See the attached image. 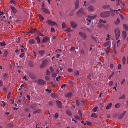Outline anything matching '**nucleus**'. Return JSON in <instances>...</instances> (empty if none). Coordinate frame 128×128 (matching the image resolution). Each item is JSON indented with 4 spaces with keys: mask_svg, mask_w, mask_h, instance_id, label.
<instances>
[{
    "mask_svg": "<svg viewBox=\"0 0 128 128\" xmlns=\"http://www.w3.org/2000/svg\"><path fill=\"white\" fill-rule=\"evenodd\" d=\"M84 8H80L77 12L76 14L78 16L80 17L82 16L84 14Z\"/></svg>",
    "mask_w": 128,
    "mask_h": 128,
    "instance_id": "f257e3e1",
    "label": "nucleus"
},
{
    "mask_svg": "<svg viewBox=\"0 0 128 128\" xmlns=\"http://www.w3.org/2000/svg\"><path fill=\"white\" fill-rule=\"evenodd\" d=\"M110 15V12L109 11H106L102 12L100 14L101 16L104 18H106L109 16Z\"/></svg>",
    "mask_w": 128,
    "mask_h": 128,
    "instance_id": "f03ea898",
    "label": "nucleus"
},
{
    "mask_svg": "<svg viewBox=\"0 0 128 128\" xmlns=\"http://www.w3.org/2000/svg\"><path fill=\"white\" fill-rule=\"evenodd\" d=\"M46 23H47L48 24L51 26L54 25L57 26V24L56 22L52 21L50 20V19L48 20Z\"/></svg>",
    "mask_w": 128,
    "mask_h": 128,
    "instance_id": "7ed1b4c3",
    "label": "nucleus"
},
{
    "mask_svg": "<svg viewBox=\"0 0 128 128\" xmlns=\"http://www.w3.org/2000/svg\"><path fill=\"white\" fill-rule=\"evenodd\" d=\"M114 31L116 35V39L117 40L120 36V31L118 28H116L115 30Z\"/></svg>",
    "mask_w": 128,
    "mask_h": 128,
    "instance_id": "20e7f679",
    "label": "nucleus"
},
{
    "mask_svg": "<svg viewBox=\"0 0 128 128\" xmlns=\"http://www.w3.org/2000/svg\"><path fill=\"white\" fill-rule=\"evenodd\" d=\"M48 61L46 60L44 61L40 66V68H43L45 67L48 64Z\"/></svg>",
    "mask_w": 128,
    "mask_h": 128,
    "instance_id": "39448f33",
    "label": "nucleus"
},
{
    "mask_svg": "<svg viewBox=\"0 0 128 128\" xmlns=\"http://www.w3.org/2000/svg\"><path fill=\"white\" fill-rule=\"evenodd\" d=\"M56 105L58 108H62V102L58 100H56Z\"/></svg>",
    "mask_w": 128,
    "mask_h": 128,
    "instance_id": "423d86ee",
    "label": "nucleus"
},
{
    "mask_svg": "<svg viewBox=\"0 0 128 128\" xmlns=\"http://www.w3.org/2000/svg\"><path fill=\"white\" fill-rule=\"evenodd\" d=\"M70 24L74 28H76L77 26L76 23L73 21H70Z\"/></svg>",
    "mask_w": 128,
    "mask_h": 128,
    "instance_id": "0eeeda50",
    "label": "nucleus"
},
{
    "mask_svg": "<svg viewBox=\"0 0 128 128\" xmlns=\"http://www.w3.org/2000/svg\"><path fill=\"white\" fill-rule=\"evenodd\" d=\"M38 82L39 84L41 85L44 84L46 83V82L44 81L41 79L38 80Z\"/></svg>",
    "mask_w": 128,
    "mask_h": 128,
    "instance_id": "6e6552de",
    "label": "nucleus"
},
{
    "mask_svg": "<svg viewBox=\"0 0 128 128\" xmlns=\"http://www.w3.org/2000/svg\"><path fill=\"white\" fill-rule=\"evenodd\" d=\"M50 40V38L49 37L47 36H46L43 38L42 42V43L46 42Z\"/></svg>",
    "mask_w": 128,
    "mask_h": 128,
    "instance_id": "1a4fd4ad",
    "label": "nucleus"
},
{
    "mask_svg": "<svg viewBox=\"0 0 128 128\" xmlns=\"http://www.w3.org/2000/svg\"><path fill=\"white\" fill-rule=\"evenodd\" d=\"M42 11L46 14H49L50 13V11L46 8H42Z\"/></svg>",
    "mask_w": 128,
    "mask_h": 128,
    "instance_id": "9d476101",
    "label": "nucleus"
},
{
    "mask_svg": "<svg viewBox=\"0 0 128 128\" xmlns=\"http://www.w3.org/2000/svg\"><path fill=\"white\" fill-rule=\"evenodd\" d=\"M74 5V9H77L78 8L79 6V1L78 0H76L75 2Z\"/></svg>",
    "mask_w": 128,
    "mask_h": 128,
    "instance_id": "9b49d317",
    "label": "nucleus"
},
{
    "mask_svg": "<svg viewBox=\"0 0 128 128\" xmlns=\"http://www.w3.org/2000/svg\"><path fill=\"white\" fill-rule=\"evenodd\" d=\"M79 34L84 39H86V35L85 34L82 32H80Z\"/></svg>",
    "mask_w": 128,
    "mask_h": 128,
    "instance_id": "f8f14e48",
    "label": "nucleus"
},
{
    "mask_svg": "<svg viewBox=\"0 0 128 128\" xmlns=\"http://www.w3.org/2000/svg\"><path fill=\"white\" fill-rule=\"evenodd\" d=\"M126 112V111H124V112L122 114L119 115L118 116V118L119 119H121L124 116V115L125 114Z\"/></svg>",
    "mask_w": 128,
    "mask_h": 128,
    "instance_id": "ddd939ff",
    "label": "nucleus"
},
{
    "mask_svg": "<svg viewBox=\"0 0 128 128\" xmlns=\"http://www.w3.org/2000/svg\"><path fill=\"white\" fill-rule=\"evenodd\" d=\"M88 11L92 12L94 10V8L93 6H90L88 8Z\"/></svg>",
    "mask_w": 128,
    "mask_h": 128,
    "instance_id": "4468645a",
    "label": "nucleus"
},
{
    "mask_svg": "<svg viewBox=\"0 0 128 128\" xmlns=\"http://www.w3.org/2000/svg\"><path fill=\"white\" fill-rule=\"evenodd\" d=\"M10 8L12 10V11L14 14H16L17 12V10L14 7L12 6H11Z\"/></svg>",
    "mask_w": 128,
    "mask_h": 128,
    "instance_id": "2eb2a0df",
    "label": "nucleus"
},
{
    "mask_svg": "<svg viewBox=\"0 0 128 128\" xmlns=\"http://www.w3.org/2000/svg\"><path fill=\"white\" fill-rule=\"evenodd\" d=\"M122 35L124 39L126 36V33L125 31H123L122 32Z\"/></svg>",
    "mask_w": 128,
    "mask_h": 128,
    "instance_id": "dca6fc26",
    "label": "nucleus"
},
{
    "mask_svg": "<svg viewBox=\"0 0 128 128\" xmlns=\"http://www.w3.org/2000/svg\"><path fill=\"white\" fill-rule=\"evenodd\" d=\"M72 95V94L71 92H69L65 95V96L67 98L71 97Z\"/></svg>",
    "mask_w": 128,
    "mask_h": 128,
    "instance_id": "f3484780",
    "label": "nucleus"
},
{
    "mask_svg": "<svg viewBox=\"0 0 128 128\" xmlns=\"http://www.w3.org/2000/svg\"><path fill=\"white\" fill-rule=\"evenodd\" d=\"M41 111V110L40 109L36 110L33 113L34 114H36V113H40V112Z\"/></svg>",
    "mask_w": 128,
    "mask_h": 128,
    "instance_id": "a211bd4d",
    "label": "nucleus"
},
{
    "mask_svg": "<svg viewBox=\"0 0 128 128\" xmlns=\"http://www.w3.org/2000/svg\"><path fill=\"white\" fill-rule=\"evenodd\" d=\"M110 46H108V47L107 48L106 50H105L107 54H108L109 53V51L110 48Z\"/></svg>",
    "mask_w": 128,
    "mask_h": 128,
    "instance_id": "6ab92c4d",
    "label": "nucleus"
},
{
    "mask_svg": "<svg viewBox=\"0 0 128 128\" xmlns=\"http://www.w3.org/2000/svg\"><path fill=\"white\" fill-rule=\"evenodd\" d=\"M123 27L126 30H128V26L126 24H124L123 25Z\"/></svg>",
    "mask_w": 128,
    "mask_h": 128,
    "instance_id": "aec40b11",
    "label": "nucleus"
},
{
    "mask_svg": "<svg viewBox=\"0 0 128 128\" xmlns=\"http://www.w3.org/2000/svg\"><path fill=\"white\" fill-rule=\"evenodd\" d=\"M98 116L95 113H93L92 114L91 117H94L96 118L98 117Z\"/></svg>",
    "mask_w": 128,
    "mask_h": 128,
    "instance_id": "412c9836",
    "label": "nucleus"
},
{
    "mask_svg": "<svg viewBox=\"0 0 128 128\" xmlns=\"http://www.w3.org/2000/svg\"><path fill=\"white\" fill-rule=\"evenodd\" d=\"M67 114L69 115L70 116H72V113L69 110H67L66 111Z\"/></svg>",
    "mask_w": 128,
    "mask_h": 128,
    "instance_id": "4be33fe9",
    "label": "nucleus"
},
{
    "mask_svg": "<svg viewBox=\"0 0 128 128\" xmlns=\"http://www.w3.org/2000/svg\"><path fill=\"white\" fill-rule=\"evenodd\" d=\"M44 52L45 51L44 50H41L38 51L39 54L40 56H42Z\"/></svg>",
    "mask_w": 128,
    "mask_h": 128,
    "instance_id": "5701e85b",
    "label": "nucleus"
},
{
    "mask_svg": "<svg viewBox=\"0 0 128 128\" xmlns=\"http://www.w3.org/2000/svg\"><path fill=\"white\" fill-rule=\"evenodd\" d=\"M35 41L34 39H31L29 41V43L30 44H33L34 43Z\"/></svg>",
    "mask_w": 128,
    "mask_h": 128,
    "instance_id": "b1692460",
    "label": "nucleus"
},
{
    "mask_svg": "<svg viewBox=\"0 0 128 128\" xmlns=\"http://www.w3.org/2000/svg\"><path fill=\"white\" fill-rule=\"evenodd\" d=\"M110 6L108 4L104 5L103 6L102 8L104 9H107L109 8Z\"/></svg>",
    "mask_w": 128,
    "mask_h": 128,
    "instance_id": "393cba45",
    "label": "nucleus"
},
{
    "mask_svg": "<svg viewBox=\"0 0 128 128\" xmlns=\"http://www.w3.org/2000/svg\"><path fill=\"white\" fill-rule=\"evenodd\" d=\"M110 43L109 42H108L104 44V46L105 47L108 46H110Z\"/></svg>",
    "mask_w": 128,
    "mask_h": 128,
    "instance_id": "a878e982",
    "label": "nucleus"
},
{
    "mask_svg": "<svg viewBox=\"0 0 128 128\" xmlns=\"http://www.w3.org/2000/svg\"><path fill=\"white\" fill-rule=\"evenodd\" d=\"M75 11V10H72L70 13L69 14V16H72L74 15V12Z\"/></svg>",
    "mask_w": 128,
    "mask_h": 128,
    "instance_id": "bb28decb",
    "label": "nucleus"
},
{
    "mask_svg": "<svg viewBox=\"0 0 128 128\" xmlns=\"http://www.w3.org/2000/svg\"><path fill=\"white\" fill-rule=\"evenodd\" d=\"M96 15H94L92 16H88V18H89V19H90L91 20V19H94L96 17Z\"/></svg>",
    "mask_w": 128,
    "mask_h": 128,
    "instance_id": "cd10ccee",
    "label": "nucleus"
},
{
    "mask_svg": "<svg viewBox=\"0 0 128 128\" xmlns=\"http://www.w3.org/2000/svg\"><path fill=\"white\" fill-rule=\"evenodd\" d=\"M8 54V52L7 50H5L3 56L4 57H6Z\"/></svg>",
    "mask_w": 128,
    "mask_h": 128,
    "instance_id": "c85d7f7f",
    "label": "nucleus"
},
{
    "mask_svg": "<svg viewBox=\"0 0 128 128\" xmlns=\"http://www.w3.org/2000/svg\"><path fill=\"white\" fill-rule=\"evenodd\" d=\"M29 76L32 79H34L36 78V77L32 74H29Z\"/></svg>",
    "mask_w": 128,
    "mask_h": 128,
    "instance_id": "c756f323",
    "label": "nucleus"
},
{
    "mask_svg": "<svg viewBox=\"0 0 128 128\" xmlns=\"http://www.w3.org/2000/svg\"><path fill=\"white\" fill-rule=\"evenodd\" d=\"M35 39L37 40L38 43H39L40 42V39L38 36H37L35 38Z\"/></svg>",
    "mask_w": 128,
    "mask_h": 128,
    "instance_id": "7c9ffc66",
    "label": "nucleus"
},
{
    "mask_svg": "<svg viewBox=\"0 0 128 128\" xmlns=\"http://www.w3.org/2000/svg\"><path fill=\"white\" fill-rule=\"evenodd\" d=\"M112 104L111 103H110L106 106V109H109L112 106Z\"/></svg>",
    "mask_w": 128,
    "mask_h": 128,
    "instance_id": "2f4dec72",
    "label": "nucleus"
},
{
    "mask_svg": "<svg viewBox=\"0 0 128 128\" xmlns=\"http://www.w3.org/2000/svg\"><path fill=\"white\" fill-rule=\"evenodd\" d=\"M125 96L124 94H122V96H120L119 98V99L120 100L121 99H124L125 98Z\"/></svg>",
    "mask_w": 128,
    "mask_h": 128,
    "instance_id": "473e14b6",
    "label": "nucleus"
},
{
    "mask_svg": "<svg viewBox=\"0 0 128 128\" xmlns=\"http://www.w3.org/2000/svg\"><path fill=\"white\" fill-rule=\"evenodd\" d=\"M37 34L38 35H40L42 37L44 36V35L42 34L41 32L39 31H37Z\"/></svg>",
    "mask_w": 128,
    "mask_h": 128,
    "instance_id": "72a5a7b5",
    "label": "nucleus"
},
{
    "mask_svg": "<svg viewBox=\"0 0 128 128\" xmlns=\"http://www.w3.org/2000/svg\"><path fill=\"white\" fill-rule=\"evenodd\" d=\"M30 108L33 110H34L36 108V106L34 104L31 105Z\"/></svg>",
    "mask_w": 128,
    "mask_h": 128,
    "instance_id": "f704fd0d",
    "label": "nucleus"
},
{
    "mask_svg": "<svg viewBox=\"0 0 128 128\" xmlns=\"http://www.w3.org/2000/svg\"><path fill=\"white\" fill-rule=\"evenodd\" d=\"M126 59L125 56L123 57L122 59V62L124 64H125L126 63Z\"/></svg>",
    "mask_w": 128,
    "mask_h": 128,
    "instance_id": "c9c22d12",
    "label": "nucleus"
},
{
    "mask_svg": "<svg viewBox=\"0 0 128 128\" xmlns=\"http://www.w3.org/2000/svg\"><path fill=\"white\" fill-rule=\"evenodd\" d=\"M6 45V44L4 41H3L0 42V45L1 46H4Z\"/></svg>",
    "mask_w": 128,
    "mask_h": 128,
    "instance_id": "e433bc0d",
    "label": "nucleus"
},
{
    "mask_svg": "<svg viewBox=\"0 0 128 128\" xmlns=\"http://www.w3.org/2000/svg\"><path fill=\"white\" fill-rule=\"evenodd\" d=\"M120 22V20L118 18H117V20L115 22V24H119Z\"/></svg>",
    "mask_w": 128,
    "mask_h": 128,
    "instance_id": "4c0bfd02",
    "label": "nucleus"
},
{
    "mask_svg": "<svg viewBox=\"0 0 128 128\" xmlns=\"http://www.w3.org/2000/svg\"><path fill=\"white\" fill-rule=\"evenodd\" d=\"M120 104L119 103H118L115 105V107L116 108H119L120 107Z\"/></svg>",
    "mask_w": 128,
    "mask_h": 128,
    "instance_id": "58836bf2",
    "label": "nucleus"
},
{
    "mask_svg": "<svg viewBox=\"0 0 128 128\" xmlns=\"http://www.w3.org/2000/svg\"><path fill=\"white\" fill-rule=\"evenodd\" d=\"M79 74V72L78 70H76L74 73V75L75 76H78Z\"/></svg>",
    "mask_w": 128,
    "mask_h": 128,
    "instance_id": "ea45409f",
    "label": "nucleus"
},
{
    "mask_svg": "<svg viewBox=\"0 0 128 128\" xmlns=\"http://www.w3.org/2000/svg\"><path fill=\"white\" fill-rule=\"evenodd\" d=\"M29 65L31 67H32L33 66L32 62V61H30L28 63Z\"/></svg>",
    "mask_w": 128,
    "mask_h": 128,
    "instance_id": "a19ab883",
    "label": "nucleus"
},
{
    "mask_svg": "<svg viewBox=\"0 0 128 128\" xmlns=\"http://www.w3.org/2000/svg\"><path fill=\"white\" fill-rule=\"evenodd\" d=\"M66 24L64 22H63L62 25V28H66Z\"/></svg>",
    "mask_w": 128,
    "mask_h": 128,
    "instance_id": "79ce46f5",
    "label": "nucleus"
},
{
    "mask_svg": "<svg viewBox=\"0 0 128 128\" xmlns=\"http://www.w3.org/2000/svg\"><path fill=\"white\" fill-rule=\"evenodd\" d=\"M58 113H56L54 115V116H53V117L54 118H57L58 117Z\"/></svg>",
    "mask_w": 128,
    "mask_h": 128,
    "instance_id": "37998d69",
    "label": "nucleus"
},
{
    "mask_svg": "<svg viewBox=\"0 0 128 128\" xmlns=\"http://www.w3.org/2000/svg\"><path fill=\"white\" fill-rule=\"evenodd\" d=\"M50 84H51V87L53 88H54L55 87V85L53 83V82H50Z\"/></svg>",
    "mask_w": 128,
    "mask_h": 128,
    "instance_id": "c03bdc74",
    "label": "nucleus"
},
{
    "mask_svg": "<svg viewBox=\"0 0 128 128\" xmlns=\"http://www.w3.org/2000/svg\"><path fill=\"white\" fill-rule=\"evenodd\" d=\"M74 117L75 119L77 120H79L80 119V117L77 115H75L74 116Z\"/></svg>",
    "mask_w": 128,
    "mask_h": 128,
    "instance_id": "a18cd8bd",
    "label": "nucleus"
},
{
    "mask_svg": "<svg viewBox=\"0 0 128 128\" xmlns=\"http://www.w3.org/2000/svg\"><path fill=\"white\" fill-rule=\"evenodd\" d=\"M20 38L19 37L16 38V42L18 43L19 42H20Z\"/></svg>",
    "mask_w": 128,
    "mask_h": 128,
    "instance_id": "49530a36",
    "label": "nucleus"
},
{
    "mask_svg": "<svg viewBox=\"0 0 128 128\" xmlns=\"http://www.w3.org/2000/svg\"><path fill=\"white\" fill-rule=\"evenodd\" d=\"M46 74L47 75H50V72L48 69H47L46 70Z\"/></svg>",
    "mask_w": 128,
    "mask_h": 128,
    "instance_id": "de8ad7c7",
    "label": "nucleus"
},
{
    "mask_svg": "<svg viewBox=\"0 0 128 128\" xmlns=\"http://www.w3.org/2000/svg\"><path fill=\"white\" fill-rule=\"evenodd\" d=\"M78 114L81 116H82V113L81 110H79L78 111Z\"/></svg>",
    "mask_w": 128,
    "mask_h": 128,
    "instance_id": "09e8293b",
    "label": "nucleus"
},
{
    "mask_svg": "<svg viewBox=\"0 0 128 128\" xmlns=\"http://www.w3.org/2000/svg\"><path fill=\"white\" fill-rule=\"evenodd\" d=\"M53 101H49L48 102V104L50 105H52L53 104Z\"/></svg>",
    "mask_w": 128,
    "mask_h": 128,
    "instance_id": "8fccbe9b",
    "label": "nucleus"
},
{
    "mask_svg": "<svg viewBox=\"0 0 128 128\" xmlns=\"http://www.w3.org/2000/svg\"><path fill=\"white\" fill-rule=\"evenodd\" d=\"M97 109L98 107H95L93 108V110L94 112H96Z\"/></svg>",
    "mask_w": 128,
    "mask_h": 128,
    "instance_id": "3c124183",
    "label": "nucleus"
},
{
    "mask_svg": "<svg viewBox=\"0 0 128 128\" xmlns=\"http://www.w3.org/2000/svg\"><path fill=\"white\" fill-rule=\"evenodd\" d=\"M57 74L56 73H54L52 74V76L54 78H55Z\"/></svg>",
    "mask_w": 128,
    "mask_h": 128,
    "instance_id": "603ef678",
    "label": "nucleus"
},
{
    "mask_svg": "<svg viewBox=\"0 0 128 128\" xmlns=\"http://www.w3.org/2000/svg\"><path fill=\"white\" fill-rule=\"evenodd\" d=\"M104 26L103 24H100L98 25V27L100 28H102Z\"/></svg>",
    "mask_w": 128,
    "mask_h": 128,
    "instance_id": "864d4df0",
    "label": "nucleus"
},
{
    "mask_svg": "<svg viewBox=\"0 0 128 128\" xmlns=\"http://www.w3.org/2000/svg\"><path fill=\"white\" fill-rule=\"evenodd\" d=\"M80 52L81 54L82 55L84 54V52L83 49H82L80 51Z\"/></svg>",
    "mask_w": 128,
    "mask_h": 128,
    "instance_id": "5fc2aeb1",
    "label": "nucleus"
},
{
    "mask_svg": "<svg viewBox=\"0 0 128 128\" xmlns=\"http://www.w3.org/2000/svg\"><path fill=\"white\" fill-rule=\"evenodd\" d=\"M75 49V48L74 47H72L70 49V50L71 51H74Z\"/></svg>",
    "mask_w": 128,
    "mask_h": 128,
    "instance_id": "6e6d98bb",
    "label": "nucleus"
},
{
    "mask_svg": "<svg viewBox=\"0 0 128 128\" xmlns=\"http://www.w3.org/2000/svg\"><path fill=\"white\" fill-rule=\"evenodd\" d=\"M86 124L90 126L92 125V123L91 122L87 121L86 122Z\"/></svg>",
    "mask_w": 128,
    "mask_h": 128,
    "instance_id": "4d7b16f0",
    "label": "nucleus"
},
{
    "mask_svg": "<svg viewBox=\"0 0 128 128\" xmlns=\"http://www.w3.org/2000/svg\"><path fill=\"white\" fill-rule=\"evenodd\" d=\"M38 16H39V17L41 18V20H44V17L42 16V15H41L40 14V15H39Z\"/></svg>",
    "mask_w": 128,
    "mask_h": 128,
    "instance_id": "13d9d810",
    "label": "nucleus"
},
{
    "mask_svg": "<svg viewBox=\"0 0 128 128\" xmlns=\"http://www.w3.org/2000/svg\"><path fill=\"white\" fill-rule=\"evenodd\" d=\"M10 94L11 92H9L8 93L7 97V98L8 99L9 98L10 96Z\"/></svg>",
    "mask_w": 128,
    "mask_h": 128,
    "instance_id": "bf43d9fd",
    "label": "nucleus"
},
{
    "mask_svg": "<svg viewBox=\"0 0 128 128\" xmlns=\"http://www.w3.org/2000/svg\"><path fill=\"white\" fill-rule=\"evenodd\" d=\"M99 22H103L104 23H106V20L104 21L103 20H100Z\"/></svg>",
    "mask_w": 128,
    "mask_h": 128,
    "instance_id": "052dcab7",
    "label": "nucleus"
},
{
    "mask_svg": "<svg viewBox=\"0 0 128 128\" xmlns=\"http://www.w3.org/2000/svg\"><path fill=\"white\" fill-rule=\"evenodd\" d=\"M76 103L78 106L80 104V102L78 100H77L76 102Z\"/></svg>",
    "mask_w": 128,
    "mask_h": 128,
    "instance_id": "680f3d73",
    "label": "nucleus"
},
{
    "mask_svg": "<svg viewBox=\"0 0 128 128\" xmlns=\"http://www.w3.org/2000/svg\"><path fill=\"white\" fill-rule=\"evenodd\" d=\"M10 2L11 4H14L16 3L15 1L14 0H10Z\"/></svg>",
    "mask_w": 128,
    "mask_h": 128,
    "instance_id": "e2e57ef3",
    "label": "nucleus"
},
{
    "mask_svg": "<svg viewBox=\"0 0 128 128\" xmlns=\"http://www.w3.org/2000/svg\"><path fill=\"white\" fill-rule=\"evenodd\" d=\"M24 55V53H22L21 54H20L19 55V56L20 58L22 57Z\"/></svg>",
    "mask_w": 128,
    "mask_h": 128,
    "instance_id": "0e129e2a",
    "label": "nucleus"
},
{
    "mask_svg": "<svg viewBox=\"0 0 128 128\" xmlns=\"http://www.w3.org/2000/svg\"><path fill=\"white\" fill-rule=\"evenodd\" d=\"M55 31V30L54 29V28L52 27L51 28V31L52 32H54Z\"/></svg>",
    "mask_w": 128,
    "mask_h": 128,
    "instance_id": "69168bd1",
    "label": "nucleus"
},
{
    "mask_svg": "<svg viewBox=\"0 0 128 128\" xmlns=\"http://www.w3.org/2000/svg\"><path fill=\"white\" fill-rule=\"evenodd\" d=\"M73 70L71 68H69L68 69V71L69 72H72Z\"/></svg>",
    "mask_w": 128,
    "mask_h": 128,
    "instance_id": "338daca9",
    "label": "nucleus"
},
{
    "mask_svg": "<svg viewBox=\"0 0 128 128\" xmlns=\"http://www.w3.org/2000/svg\"><path fill=\"white\" fill-rule=\"evenodd\" d=\"M8 74H5L4 75V76L5 78H7Z\"/></svg>",
    "mask_w": 128,
    "mask_h": 128,
    "instance_id": "774afa93",
    "label": "nucleus"
}]
</instances>
